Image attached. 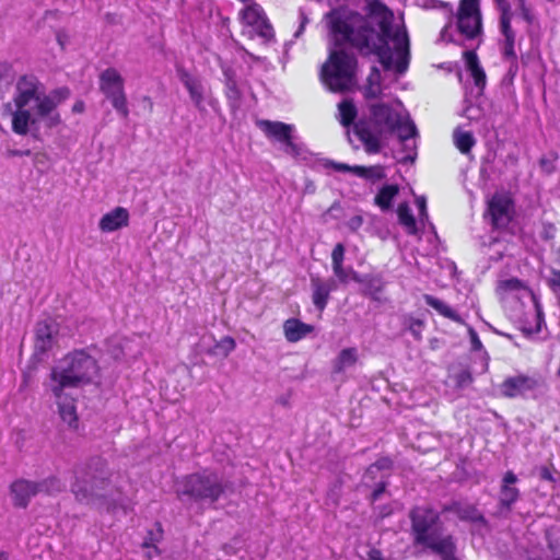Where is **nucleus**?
<instances>
[{"mask_svg":"<svg viewBox=\"0 0 560 560\" xmlns=\"http://www.w3.org/2000/svg\"><path fill=\"white\" fill-rule=\"evenodd\" d=\"M98 88L110 102L113 108L122 118L128 119L130 110L125 91V80L119 71L113 67L103 70L98 77Z\"/></svg>","mask_w":560,"mask_h":560,"instance_id":"1a4fd4ad","label":"nucleus"},{"mask_svg":"<svg viewBox=\"0 0 560 560\" xmlns=\"http://www.w3.org/2000/svg\"><path fill=\"white\" fill-rule=\"evenodd\" d=\"M381 94V89L380 88H373L371 86L370 89H368L364 93L365 95V98H377Z\"/></svg>","mask_w":560,"mask_h":560,"instance_id":"6e6d98bb","label":"nucleus"},{"mask_svg":"<svg viewBox=\"0 0 560 560\" xmlns=\"http://www.w3.org/2000/svg\"><path fill=\"white\" fill-rule=\"evenodd\" d=\"M455 145L458 151L463 154H468L474 145L476 144V140L470 131H457L454 133Z\"/></svg>","mask_w":560,"mask_h":560,"instance_id":"c9c22d12","label":"nucleus"},{"mask_svg":"<svg viewBox=\"0 0 560 560\" xmlns=\"http://www.w3.org/2000/svg\"><path fill=\"white\" fill-rule=\"evenodd\" d=\"M517 480V476L513 471L505 472L502 479L499 504L506 511H511L512 505L518 500L520 490L514 486Z\"/></svg>","mask_w":560,"mask_h":560,"instance_id":"5701e85b","label":"nucleus"},{"mask_svg":"<svg viewBox=\"0 0 560 560\" xmlns=\"http://www.w3.org/2000/svg\"><path fill=\"white\" fill-rule=\"evenodd\" d=\"M423 300L425 304L430 307H432L435 312H438L439 315L451 319L455 323H460L462 317L460 315L453 310L448 304L443 302L442 300L431 295V294H424Z\"/></svg>","mask_w":560,"mask_h":560,"instance_id":"c756f323","label":"nucleus"},{"mask_svg":"<svg viewBox=\"0 0 560 560\" xmlns=\"http://www.w3.org/2000/svg\"><path fill=\"white\" fill-rule=\"evenodd\" d=\"M8 559H9L8 553H7V552H4V551H1V552H0V560H8Z\"/></svg>","mask_w":560,"mask_h":560,"instance_id":"774afa93","label":"nucleus"},{"mask_svg":"<svg viewBox=\"0 0 560 560\" xmlns=\"http://www.w3.org/2000/svg\"><path fill=\"white\" fill-rule=\"evenodd\" d=\"M240 18L244 24L255 28L259 36L267 39L273 37V27L258 3H252L244 8L240 12Z\"/></svg>","mask_w":560,"mask_h":560,"instance_id":"2eb2a0df","label":"nucleus"},{"mask_svg":"<svg viewBox=\"0 0 560 560\" xmlns=\"http://www.w3.org/2000/svg\"><path fill=\"white\" fill-rule=\"evenodd\" d=\"M290 398L291 395L288 393L278 397L277 402L283 407H288L290 405Z\"/></svg>","mask_w":560,"mask_h":560,"instance_id":"13d9d810","label":"nucleus"},{"mask_svg":"<svg viewBox=\"0 0 560 560\" xmlns=\"http://www.w3.org/2000/svg\"><path fill=\"white\" fill-rule=\"evenodd\" d=\"M501 14L500 16H509L511 13V5L506 0H494Z\"/></svg>","mask_w":560,"mask_h":560,"instance_id":"09e8293b","label":"nucleus"},{"mask_svg":"<svg viewBox=\"0 0 560 560\" xmlns=\"http://www.w3.org/2000/svg\"><path fill=\"white\" fill-rule=\"evenodd\" d=\"M314 326L305 324L298 318H289L283 323L284 337L290 342H296L312 334Z\"/></svg>","mask_w":560,"mask_h":560,"instance_id":"cd10ccee","label":"nucleus"},{"mask_svg":"<svg viewBox=\"0 0 560 560\" xmlns=\"http://www.w3.org/2000/svg\"><path fill=\"white\" fill-rule=\"evenodd\" d=\"M402 326L407 329L416 339H421L422 332L425 328V323L421 318L413 317L412 315H405L402 318Z\"/></svg>","mask_w":560,"mask_h":560,"instance_id":"e433bc0d","label":"nucleus"},{"mask_svg":"<svg viewBox=\"0 0 560 560\" xmlns=\"http://www.w3.org/2000/svg\"><path fill=\"white\" fill-rule=\"evenodd\" d=\"M397 215L399 224L406 229L408 234L415 235L418 232L416 219L407 202H401L398 205Z\"/></svg>","mask_w":560,"mask_h":560,"instance_id":"473e14b6","label":"nucleus"},{"mask_svg":"<svg viewBox=\"0 0 560 560\" xmlns=\"http://www.w3.org/2000/svg\"><path fill=\"white\" fill-rule=\"evenodd\" d=\"M457 31L468 40L482 34L480 0H459L456 12Z\"/></svg>","mask_w":560,"mask_h":560,"instance_id":"f8f14e48","label":"nucleus"},{"mask_svg":"<svg viewBox=\"0 0 560 560\" xmlns=\"http://www.w3.org/2000/svg\"><path fill=\"white\" fill-rule=\"evenodd\" d=\"M423 546L439 553L442 560H458L455 557L456 546L451 535L441 536L440 533L434 535Z\"/></svg>","mask_w":560,"mask_h":560,"instance_id":"a878e982","label":"nucleus"},{"mask_svg":"<svg viewBox=\"0 0 560 560\" xmlns=\"http://www.w3.org/2000/svg\"><path fill=\"white\" fill-rule=\"evenodd\" d=\"M147 549H148V551H147V553H145V557H147L148 559H152V558H154L155 556H158V555H159V553H155V552H154V547L147 548Z\"/></svg>","mask_w":560,"mask_h":560,"instance_id":"680f3d73","label":"nucleus"},{"mask_svg":"<svg viewBox=\"0 0 560 560\" xmlns=\"http://www.w3.org/2000/svg\"><path fill=\"white\" fill-rule=\"evenodd\" d=\"M472 371L469 365L464 363L452 364L448 368L446 385L456 390H463L469 387L474 381Z\"/></svg>","mask_w":560,"mask_h":560,"instance_id":"b1692460","label":"nucleus"},{"mask_svg":"<svg viewBox=\"0 0 560 560\" xmlns=\"http://www.w3.org/2000/svg\"><path fill=\"white\" fill-rule=\"evenodd\" d=\"M345 246L341 243L335 245L331 252V265L343 264Z\"/></svg>","mask_w":560,"mask_h":560,"instance_id":"c03bdc74","label":"nucleus"},{"mask_svg":"<svg viewBox=\"0 0 560 560\" xmlns=\"http://www.w3.org/2000/svg\"><path fill=\"white\" fill-rule=\"evenodd\" d=\"M410 518L417 544L424 545L439 533V514L434 510L417 506L410 512Z\"/></svg>","mask_w":560,"mask_h":560,"instance_id":"ddd939ff","label":"nucleus"},{"mask_svg":"<svg viewBox=\"0 0 560 560\" xmlns=\"http://www.w3.org/2000/svg\"><path fill=\"white\" fill-rule=\"evenodd\" d=\"M65 37L66 36L60 34V33L57 34V40H58V43H59V45L61 46L62 49L65 48Z\"/></svg>","mask_w":560,"mask_h":560,"instance_id":"0e129e2a","label":"nucleus"},{"mask_svg":"<svg viewBox=\"0 0 560 560\" xmlns=\"http://www.w3.org/2000/svg\"><path fill=\"white\" fill-rule=\"evenodd\" d=\"M480 360L482 363L481 372H485L488 369V361H489V357L487 355V352H483V354L480 357Z\"/></svg>","mask_w":560,"mask_h":560,"instance_id":"052dcab7","label":"nucleus"},{"mask_svg":"<svg viewBox=\"0 0 560 560\" xmlns=\"http://www.w3.org/2000/svg\"><path fill=\"white\" fill-rule=\"evenodd\" d=\"M129 219V211L126 208L116 207L101 218L98 228L104 233L115 232L128 226Z\"/></svg>","mask_w":560,"mask_h":560,"instance_id":"4be33fe9","label":"nucleus"},{"mask_svg":"<svg viewBox=\"0 0 560 560\" xmlns=\"http://www.w3.org/2000/svg\"><path fill=\"white\" fill-rule=\"evenodd\" d=\"M327 166H329L330 168H332L336 172H342V173L349 172V173H352V166L353 165H349V164L341 163V162H336V161H329L327 163Z\"/></svg>","mask_w":560,"mask_h":560,"instance_id":"de8ad7c7","label":"nucleus"},{"mask_svg":"<svg viewBox=\"0 0 560 560\" xmlns=\"http://www.w3.org/2000/svg\"><path fill=\"white\" fill-rule=\"evenodd\" d=\"M95 359L88 352H68L50 371L47 389L59 395L61 389H71L90 383L97 374Z\"/></svg>","mask_w":560,"mask_h":560,"instance_id":"20e7f679","label":"nucleus"},{"mask_svg":"<svg viewBox=\"0 0 560 560\" xmlns=\"http://www.w3.org/2000/svg\"><path fill=\"white\" fill-rule=\"evenodd\" d=\"M65 485L57 477H49L40 481L18 479L10 486L13 504L18 508H26L33 497L38 493L51 494L60 492Z\"/></svg>","mask_w":560,"mask_h":560,"instance_id":"9d476101","label":"nucleus"},{"mask_svg":"<svg viewBox=\"0 0 560 560\" xmlns=\"http://www.w3.org/2000/svg\"><path fill=\"white\" fill-rule=\"evenodd\" d=\"M521 14H522V18L528 23V24H533L534 21H535V15L530 9V7L528 5L527 8H523L521 11Z\"/></svg>","mask_w":560,"mask_h":560,"instance_id":"864d4df0","label":"nucleus"},{"mask_svg":"<svg viewBox=\"0 0 560 560\" xmlns=\"http://www.w3.org/2000/svg\"><path fill=\"white\" fill-rule=\"evenodd\" d=\"M442 513H452L458 520L471 523L485 522L483 515L479 512L475 504L467 501L456 500L445 504Z\"/></svg>","mask_w":560,"mask_h":560,"instance_id":"412c9836","label":"nucleus"},{"mask_svg":"<svg viewBox=\"0 0 560 560\" xmlns=\"http://www.w3.org/2000/svg\"><path fill=\"white\" fill-rule=\"evenodd\" d=\"M357 362L354 352H340L332 368L335 374L343 373L352 368Z\"/></svg>","mask_w":560,"mask_h":560,"instance_id":"4c0bfd02","label":"nucleus"},{"mask_svg":"<svg viewBox=\"0 0 560 560\" xmlns=\"http://www.w3.org/2000/svg\"><path fill=\"white\" fill-rule=\"evenodd\" d=\"M362 224H363V219L361 215H354V217L350 218L347 223L348 228L353 232L359 230Z\"/></svg>","mask_w":560,"mask_h":560,"instance_id":"3c124183","label":"nucleus"},{"mask_svg":"<svg viewBox=\"0 0 560 560\" xmlns=\"http://www.w3.org/2000/svg\"><path fill=\"white\" fill-rule=\"evenodd\" d=\"M42 83L34 74L21 75L15 84V93L13 96L14 110L12 104L7 103L4 107L11 113L12 116V131L19 136H26L30 131V126L35 125L39 118L33 117L27 105L35 101L36 105L40 95Z\"/></svg>","mask_w":560,"mask_h":560,"instance_id":"39448f33","label":"nucleus"},{"mask_svg":"<svg viewBox=\"0 0 560 560\" xmlns=\"http://www.w3.org/2000/svg\"><path fill=\"white\" fill-rule=\"evenodd\" d=\"M336 287L334 279L324 280L319 276H311L312 302L319 313L326 308Z\"/></svg>","mask_w":560,"mask_h":560,"instance_id":"6ab92c4d","label":"nucleus"},{"mask_svg":"<svg viewBox=\"0 0 560 560\" xmlns=\"http://www.w3.org/2000/svg\"><path fill=\"white\" fill-rule=\"evenodd\" d=\"M416 205H417L421 215L427 214V201H425L424 197H418L416 199Z\"/></svg>","mask_w":560,"mask_h":560,"instance_id":"5fc2aeb1","label":"nucleus"},{"mask_svg":"<svg viewBox=\"0 0 560 560\" xmlns=\"http://www.w3.org/2000/svg\"><path fill=\"white\" fill-rule=\"evenodd\" d=\"M59 325L55 320L38 322L35 327L34 349L51 350L57 346Z\"/></svg>","mask_w":560,"mask_h":560,"instance_id":"a211bd4d","label":"nucleus"},{"mask_svg":"<svg viewBox=\"0 0 560 560\" xmlns=\"http://www.w3.org/2000/svg\"><path fill=\"white\" fill-rule=\"evenodd\" d=\"M339 109V122L348 128L352 126L354 128V125L358 120V109L353 103L352 100H343L338 104Z\"/></svg>","mask_w":560,"mask_h":560,"instance_id":"2f4dec72","label":"nucleus"},{"mask_svg":"<svg viewBox=\"0 0 560 560\" xmlns=\"http://www.w3.org/2000/svg\"><path fill=\"white\" fill-rule=\"evenodd\" d=\"M225 97L228 100V104L232 110H236L240 107V102L242 98V93L237 88V84L234 80H229L224 91Z\"/></svg>","mask_w":560,"mask_h":560,"instance_id":"ea45409f","label":"nucleus"},{"mask_svg":"<svg viewBox=\"0 0 560 560\" xmlns=\"http://www.w3.org/2000/svg\"><path fill=\"white\" fill-rule=\"evenodd\" d=\"M332 270H334L335 276L340 281L345 282L347 280V275H346V271L343 269V264L332 265Z\"/></svg>","mask_w":560,"mask_h":560,"instance_id":"603ef678","label":"nucleus"},{"mask_svg":"<svg viewBox=\"0 0 560 560\" xmlns=\"http://www.w3.org/2000/svg\"><path fill=\"white\" fill-rule=\"evenodd\" d=\"M69 96L70 90L67 86L55 89L50 95H43L36 106L37 118L45 119V126L49 129L59 126L61 124V116L57 112V107Z\"/></svg>","mask_w":560,"mask_h":560,"instance_id":"4468645a","label":"nucleus"},{"mask_svg":"<svg viewBox=\"0 0 560 560\" xmlns=\"http://www.w3.org/2000/svg\"><path fill=\"white\" fill-rule=\"evenodd\" d=\"M230 482L211 470L185 476L177 482L178 497H188L198 502L214 503L226 492Z\"/></svg>","mask_w":560,"mask_h":560,"instance_id":"0eeeda50","label":"nucleus"},{"mask_svg":"<svg viewBox=\"0 0 560 560\" xmlns=\"http://www.w3.org/2000/svg\"><path fill=\"white\" fill-rule=\"evenodd\" d=\"M31 151L30 150H26V151H13L11 154L13 156H23V155H30Z\"/></svg>","mask_w":560,"mask_h":560,"instance_id":"e2e57ef3","label":"nucleus"},{"mask_svg":"<svg viewBox=\"0 0 560 560\" xmlns=\"http://www.w3.org/2000/svg\"><path fill=\"white\" fill-rule=\"evenodd\" d=\"M512 15L509 16H500V30L504 39L515 38L514 31L511 26Z\"/></svg>","mask_w":560,"mask_h":560,"instance_id":"79ce46f5","label":"nucleus"},{"mask_svg":"<svg viewBox=\"0 0 560 560\" xmlns=\"http://www.w3.org/2000/svg\"><path fill=\"white\" fill-rule=\"evenodd\" d=\"M85 109V103L82 101V100H78L73 106H72V112L74 114H81L83 113Z\"/></svg>","mask_w":560,"mask_h":560,"instance_id":"4d7b16f0","label":"nucleus"},{"mask_svg":"<svg viewBox=\"0 0 560 560\" xmlns=\"http://www.w3.org/2000/svg\"><path fill=\"white\" fill-rule=\"evenodd\" d=\"M112 474L102 458H92L74 469L71 492L84 504L105 506L108 511H131L132 501L121 487L112 480Z\"/></svg>","mask_w":560,"mask_h":560,"instance_id":"f03ea898","label":"nucleus"},{"mask_svg":"<svg viewBox=\"0 0 560 560\" xmlns=\"http://www.w3.org/2000/svg\"><path fill=\"white\" fill-rule=\"evenodd\" d=\"M370 560H382L380 558V552L378 551H372V555H371V559Z\"/></svg>","mask_w":560,"mask_h":560,"instance_id":"338daca9","label":"nucleus"},{"mask_svg":"<svg viewBox=\"0 0 560 560\" xmlns=\"http://www.w3.org/2000/svg\"><path fill=\"white\" fill-rule=\"evenodd\" d=\"M57 408L58 415L63 423L71 430H77L79 427V417L77 412L75 399L71 397L66 389H61L59 395L51 393Z\"/></svg>","mask_w":560,"mask_h":560,"instance_id":"f3484780","label":"nucleus"},{"mask_svg":"<svg viewBox=\"0 0 560 560\" xmlns=\"http://www.w3.org/2000/svg\"><path fill=\"white\" fill-rule=\"evenodd\" d=\"M352 174H354L358 177L371 180H381L385 177L384 167L382 165H353Z\"/></svg>","mask_w":560,"mask_h":560,"instance_id":"f704fd0d","label":"nucleus"},{"mask_svg":"<svg viewBox=\"0 0 560 560\" xmlns=\"http://www.w3.org/2000/svg\"><path fill=\"white\" fill-rule=\"evenodd\" d=\"M178 78L187 90L191 102L199 113L206 112L205 88L198 78L192 77L186 69H178Z\"/></svg>","mask_w":560,"mask_h":560,"instance_id":"aec40b11","label":"nucleus"},{"mask_svg":"<svg viewBox=\"0 0 560 560\" xmlns=\"http://www.w3.org/2000/svg\"><path fill=\"white\" fill-rule=\"evenodd\" d=\"M487 215L493 231L506 232L515 217V201L510 192H494L487 202Z\"/></svg>","mask_w":560,"mask_h":560,"instance_id":"9b49d317","label":"nucleus"},{"mask_svg":"<svg viewBox=\"0 0 560 560\" xmlns=\"http://www.w3.org/2000/svg\"><path fill=\"white\" fill-rule=\"evenodd\" d=\"M368 8L370 14L381 18L380 33L368 16L347 7L331 9L325 15L334 45H349L362 55H375L385 70L394 67L402 74L410 58L406 30L398 27L393 32V13L381 0H369Z\"/></svg>","mask_w":560,"mask_h":560,"instance_id":"f257e3e1","label":"nucleus"},{"mask_svg":"<svg viewBox=\"0 0 560 560\" xmlns=\"http://www.w3.org/2000/svg\"><path fill=\"white\" fill-rule=\"evenodd\" d=\"M142 102L148 106L149 112L152 113L154 107L152 98L149 95H144Z\"/></svg>","mask_w":560,"mask_h":560,"instance_id":"bf43d9fd","label":"nucleus"},{"mask_svg":"<svg viewBox=\"0 0 560 560\" xmlns=\"http://www.w3.org/2000/svg\"><path fill=\"white\" fill-rule=\"evenodd\" d=\"M556 234V226L551 222H545L542 223V230L540 233V236L544 241H550L555 237Z\"/></svg>","mask_w":560,"mask_h":560,"instance_id":"49530a36","label":"nucleus"},{"mask_svg":"<svg viewBox=\"0 0 560 560\" xmlns=\"http://www.w3.org/2000/svg\"><path fill=\"white\" fill-rule=\"evenodd\" d=\"M518 10L521 11L523 8H527V1L526 0H516Z\"/></svg>","mask_w":560,"mask_h":560,"instance_id":"69168bd1","label":"nucleus"},{"mask_svg":"<svg viewBox=\"0 0 560 560\" xmlns=\"http://www.w3.org/2000/svg\"><path fill=\"white\" fill-rule=\"evenodd\" d=\"M354 281L363 285L362 293L370 296L371 299L378 301L380 294L385 288V282L382 276L366 275L363 277H353Z\"/></svg>","mask_w":560,"mask_h":560,"instance_id":"c85d7f7f","label":"nucleus"},{"mask_svg":"<svg viewBox=\"0 0 560 560\" xmlns=\"http://www.w3.org/2000/svg\"><path fill=\"white\" fill-rule=\"evenodd\" d=\"M387 477L386 474H382L380 471H373L369 475V468L365 470L363 475V483L365 486H371L372 482H374L377 478H380V481L377 483V487L374 489L371 495L372 502H376L380 500L381 495L385 492L387 482L384 480Z\"/></svg>","mask_w":560,"mask_h":560,"instance_id":"72a5a7b5","label":"nucleus"},{"mask_svg":"<svg viewBox=\"0 0 560 560\" xmlns=\"http://www.w3.org/2000/svg\"><path fill=\"white\" fill-rule=\"evenodd\" d=\"M335 47L337 49L329 52L322 66V81L332 92H347L355 83L358 60L353 54L343 50V46Z\"/></svg>","mask_w":560,"mask_h":560,"instance_id":"423d86ee","label":"nucleus"},{"mask_svg":"<svg viewBox=\"0 0 560 560\" xmlns=\"http://www.w3.org/2000/svg\"><path fill=\"white\" fill-rule=\"evenodd\" d=\"M547 284L552 292L560 291V270L551 268L550 277L547 279Z\"/></svg>","mask_w":560,"mask_h":560,"instance_id":"37998d69","label":"nucleus"},{"mask_svg":"<svg viewBox=\"0 0 560 560\" xmlns=\"http://www.w3.org/2000/svg\"><path fill=\"white\" fill-rule=\"evenodd\" d=\"M463 59L465 61L466 70L472 78L475 86L480 91V93H482L487 85V75L485 69L480 65L476 50H465L463 52Z\"/></svg>","mask_w":560,"mask_h":560,"instance_id":"393cba45","label":"nucleus"},{"mask_svg":"<svg viewBox=\"0 0 560 560\" xmlns=\"http://www.w3.org/2000/svg\"><path fill=\"white\" fill-rule=\"evenodd\" d=\"M501 14L500 16H509L511 13V5L506 0H494Z\"/></svg>","mask_w":560,"mask_h":560,"instance_id":"8fccbe9b","label":"nucleus"},{"mask_svg":"<svg viewBox=\"0 0 560 560\" xmlns=\"http://www.w3.org/2000/svg\"><path fill=\"white\" fill-rule=\"evenodd\" d=\"M163 538V528L160 523H155L154 526L148 530L147 536L144 537V540L142 542L143 548H151L154 547V552L160 553V550L158 549L156 545L160 542Z\"/></svg>","mask_w":560,"mask_h":560,"instance_id":"58836bf2","label":"nucleus"},{"mask_svg":"<svg viewBox=\"0 0 560 560\" xmlns=\"http://www.w3.org/2000/svg\"><path fill=\"white\" fill-rule=\"evenodd\" d=\"M256 125L268 139L280 142L292 151L298 150L296 144L293 142V127L291 125L267 119L258 120Z\"/></svg>","mask_w":560,"mask_h":560,"instance_id":"dca6fc26","label":"nucleus"},{"mask_svg":"<svg viewBox=\"0 0 560 560\" xmlns=\"http://www.w3.org/2000/svg\"><path fill=\"white\" fill-rule=\"evenodd\" d=\"M548 390L546 378L540 373H517L506 377L500 385V393L505 398L538 399Z\"/></svg>","mask_w":560,"mask_h":560,"instance_id":"6e6552de","label":"nucleus"},{"mask_svg":"<svg viewBox=\"0 0 560 560\" xmlns=\"http://www.w3.org/2000/svg\"><path fill=\"white\" fill-rule=\"evenodd\" d=\"M522 290H526L532 293V298H533L534 306H535V310L537 313V317L539 319L542 318L544 313H542V307L540 305L539 300L536 298V295L533 293V291L528 288V285L523 280L513 277L510 279L500 280L497 283V293L498 294H505L509 292H516V291H522Z\"/></svg>","mask_w":560,"mask_h":560,"instance_id":"bb28decb","label":"nucleus"},{"mask_svg":"<svg viewBox=\"0 0 560 560\" xmlns=\"http://www.w3.org/2000/svg\"><path fill=\"white\" fill-rule=\"evenodd\" d=\"M399 194V187L396 184L384 185L374 198V202L382 210H389L394 198Z\"/></svg>","mask_w":560,"mask_h":560,"instance_id":"7c9ffc66","label":"nucleus"},{"mask_svg":"<svg viewBox=\"0 0 560 560\" xmlns=\"http://www.w3.org/2000/svg\"><path fill=\"white\" fill-rule=\"evenodd\" d=\"M370 117L359 118L354 125V135L360 140L366 154L382 151L384 127L397 133L404 142L417 136V127L408 115H402L392 105L383 102L369 105Z\"/></svg>","mask_w":560,"mask_h":560,"instance_id":"7ed1b4c3","label":"nucleus"},{"mask_svg":"<svg viewBox=\"0 0 560 560\" xmlns=\"http://www.w3.org/2000/svg\"><path fill=\"white\" fill-rule=\"evenodd\" d=\"M515 38L504 39L503 55L509 60L516 59V52L514 49Z\"/></svg>","mask_w":560,"mask_h":560,"instance_id":"a18cd8bd","label":"nucleus"},{"mask_svg":"<svg viewBox=\"0 0 560 560\" xmlns=\"http://www.w3.org/2000/svg\"><path fill=\"white\" fill-rule=\"evenodd\" d=\"M392 467V460L387 457L381 458L376 460L369 467V475L373 471H380L382 474H386L388 476V471Z\"/></svg>","mask_w":560,"mask_h":560,"instance_id":"a19ab883","label":"nucleus"}]
</instances>
